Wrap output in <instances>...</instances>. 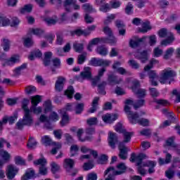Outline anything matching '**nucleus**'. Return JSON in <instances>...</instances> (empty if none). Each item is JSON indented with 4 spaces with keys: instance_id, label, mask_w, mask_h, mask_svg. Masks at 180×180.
<instances>
[{
    "instance_id": "f257e3e1",
    "label": "nucleus",
    "mask_w": 180,
    "mask_h": 180,
    "mask_svg": "<svg viewBox=\"0 0 180 180\" xmlns=\"http://www.w3.org/2000/svg\"><path fill=\"white\" fill-rule=\"evenodd\" d=\"M129 107L125 108L126 114L128 116V119L132 124H136L139 123L141 126H148L150 124V121L147 119L142 118L139 120V114L137 112H131L129 111Z\"/></svg>"
},
{
    "instance_id": "f03ea898",
    "label": "nucleus",
    "mask_w": 180,
    "mask_h": 180,
    "mask_svg": "<svg viewBox=\"0 0 180 180\" xmlns=\"http://www.w3.org/2000/svg\"><path fill=\"white\" fill-rule=\"evenodd\" d=\"M33 115H32L30 112L27 111L26 112H24L22 119L20 120L16 123V127L18 130H23V127L25 126L30 127L33 124Z\"/></svg>"
},
{
    "instance_id": "7ed1b4c3",
    "label": "nucleus",
    "mask_w": 180,
    "mask_h": 180,
    "mask_svg": "<svg viewBox=\"0 0 180 180\" xmlns=\"http://www.w3.org/2000/svg\"><path fill=\"white\" fill-rule=\"evenodd\" d=\"M31 103L32 105L30 108V113H34V115H40L43 112V108L41 107H37V105L41 102V96L36 95L34 96H31Z\"/></svg>"
},
{
    "instance_id": "20e7f679",
    "label": "nucleus",
    "mask_w": 180,
    "mask_h": 180,
    "mask_svg": "<svg viewBox=\"0 0 180 180\" xmlns=\"http://www.w3.org/2000/svg\"><path fill=\"white\" fill-rule=\"evenodd\" d=\"M174 77H176V72L175 70H172L171 68L165 69L161 72L159 82L160 84H168L170 78H174Z\"/></svg>"
},
{
    "instance_id": "39448f33",
    "label": "nucleus",
    "mask_w": 180,
    "mask_h": 180,
    "mask_svg": "<svg viewBox=\"0 0 180 180\" xmlns=\"http://www.w3.org/2000/svg\"><path fill=\"white\" fill-rule=\"evenodd\" d=\"M117 168L118 170H115V167H108L104 172V175H108L109 172L112 175H122V174H124L126 172V169H127V167H126V165L124 163H120L117 165Z\"/></svg>"
},
{
    "instance_id": "423d86ee",
    "label": "nucleus",
    "mask_w": 180,
    "mask_h": 180,
    "mask_svg": "<svg viewBox=\"0 0 180 180\" xmlns=\"http://www.w3.org/2000/svg\"><path fill=\"white\" fill-rule=\"evenodd\" d=\"M18 172L19 168L13 165H9L7 167L6 175L8 179L12 180L13 178H15V176H16V175H18Z\"/></svg>"
},
{
    "instance_id": "0eeeda50",
    "label": "nucleus",
    "mask_w": 180,
    "mask_h": 180,
    "mask_svg": "<svg viewBox=\"0 0 180 180\" xmlns=\"http://www.w3.org/2000/svg\"><path fill=\"white\" fill-rule=\"evenodd\" d=\"M65 81V77L63 76L58 77L55 83V91H56V92H61L64 89Z\"/></svg>"
},
{
    "instance_id": "6e6552de",
    "label": "nucleus",
    "mask_w": 180,
    "mask_h": 180,
    "mask_svg": "<svg viewBox=\"0 0 180 180\" xmlns=\"http://www.w3.org/2000/svg\"><path fill=\"white\" fill-rule=\"evenodd\" d=\"M120 150L119 157L121 160H127V152L130 151V149L126 147L123 143H120L118 146Z\"/></svg>"
},
{
    "instance_id": "1a4fd4ad",
    "label": "nucleus",
    "mask_w": 180,
    "mask_h": 180,
    "mask_svg": "<svg viewBox=\"0 0 180 180\" xmlns=\"http://www.w3.org/2000/svg\"><path fill=\"white\" fill-rule=\"evenodd\" d=\"M106 72V68H102L100 70H98V75H96L95 77L91 79V85L92 86H96L98 85V82L101 81V78L103 77V75Z\"/></svg>"
},
{
    "instance_id": "9d476101",
    "label": "nucleus",
    "mask_w": 180,
    "mask_h": 180,
    "mask_svg": "<svg viewBox=\"0 0 180 180\" xmlns=\"http://www.w3.org/2000/svg\"><path fill=\"white\" fill-rule=\"evenodd\" d=\"M148 75L150 79V84L153 85V86H157L158 85V83L157 82V81H155V79L158 78V75H157V73L155 72V71L151 70V69L148 70Z\"/></svg>"
},
{
    "instance_id": "9b49d317",
    "label": "nucleus",
    "mask_w": 180,
    "mask_h": 180,
    "mask_svg": "<svg viewBox=\"0 0 180 180\" xmlns=\"http://www.w3.org/2000/svg\"><path fill=\"white\" fill-rule=\"evenodd\" d=\"M117 117H119V115L117 114H106L102 116V119L105 123H109L110 124L115 122V120H117Z\"/></svg>"
},
{
    "instance_id": "f8f14e48",
    "label": "nucleus",
    "mask_w": 180,
    "mask_h": 180,
    "mask_svg": "<svg viewBox=\"0 0 180 180\" xmlns=\"http://www.w3.org/2000/svg\"><path fill=\"white\" fill-rule=\"evenodd\" d=\"M109 136H108V143L109 146L112 147V148H115V146H116L117 141H118V138H117V134L113 133V132H109Z\"/></svg>"
},
{
    "instance_id": "ddd939ff",
    "label": "nucleus",
    "mask_w": 180,
    "mask_h": 180,
    "mask_svg": "<svg viewBox=\"0 0 180 180\" xmlns=\"http://www.w3.org/2000/svg\"><path fill=\"white\" fill-rule=\"evenodd\" d=\"M134 40L131 39L129 41L130 47L132 49H136V47H139L140 46V43H143L146 39H147V37H143L142 38H139L137 37H135Z\"/></svg>"
},
{
    "instance_id": "4468645a",
    "label": "nucleus",
    "mask_w": 180,
    "mask_h": 180,
    "mask_svg": "<svg viewBox=\"0 0 180 180\" xmlns=\"http://www.w3.org/2000/svg\"><path fill=\"white\" fill-rule=\"evenodd\" d=\"M134 56L135 58H137V60H140L141 62L143 64L148 60V54L147 53V51H143L142 53H140V56H139V52H136L134 54Z\"/></svg>"
},
{
    "instance_id": "2eb2a0df",
    "label": "nucleus",
    "mask_w": 180,
    "mask_h": 180,
    "mask_svg": "<svg viewBox=\"0 0 180 180\" xmlns=\"http://www.w3.org/2000/svg\"><path fill=\"white\" fill-rule=\"evenodd\" d=\"M174 139H175L174 137L169 138L166 141V144L169 147H172V148H173V150L174 151H176V153H180L179 146H178V144L174 143Z\"/></svg>"
},
{
    "instance_id": "dca6fc26",
    "label": "nucleus",
    "mask_w": 180,
    "mask_h": 180,
    "mask_svg": "<svg viewBox=\"0 0 180 180\" xmlns=\"http://www.w3.org/2000/svg\"><path fill=\"white\" fill-rule=\"evenodd\" d=\"M108 81L110 85H116L117 84H120L123 79L122 78H119L115 75H109Z\"/></svg>"
},
{
    "instance_id": "f3484780",
    "label": "nucleus",
    "mask_w": 180,
    "mask_h": 180,
    "mask_svg": "<svg viewBox=\"0 0 180 180\" xmlns=\"http://www.w3.org/2000/svg\"><path fill=\"white\" fill-rule=\"evenodd\" d=\"M80 77H82L83 79H91L92 78V72L91 71V68H84V71L80 73Z\"/></svg>"
},
{
    "instance_id": "a211bd4d",
    "label": "nucleus",
    "mask_w": 180,
    "mask_h": 180,
    "mask_svg": "<svg viewBox=\"0 0 180 180\" xmlns=\"http://www.w3.org/2000/svg\"><path fill=\"white\" fill-rule=\"evenodd\" d=\"M89 32L85 31V30L77 29L74 31H70L71 36H89Z\"/></svg>"
},
{
    "instance_id": "6ab92c4d",
    "label": "nucleus",
    "mask_w": 180,
    "mask_h": 180,
    "mask_svg": "<svg viewBox=\"0 0 180 180\" xmlns=\"http://www.w3.org/2000/svg\"><path fill=\"white\" fill-rule=\"evenodd\" d=\"M43 56L41 51L39 49H35L31 52L30 55L28 56L29 60L33 61L34 58H40Z\"/></svg>"
},
{
    "instance_id": "aec40b11",
    "label": "nucleus",
    "mask_w": 180,
    "mask_h": 180,
    "mask_svg": "<svg viewBox=\"0 0 180 180\" xmlns=\"http://www.w3.org/2000/svg\"><path fill=\"white\" fill-rule=\"evenodd\" d=\"M133 92H134L135 95L137 96V98H143L146 97L147 95V90L144 89H133Z\"/></svg>"
},
{
    "instance_id": "412c9836",
    "label": "nucleus",
    "mask_w": 180,
    "mask_h": 180,
    "mask_svg": "<svg viewBox=\"0 0 180 180\" xmlns=\"http://www.w3.org/2000/svg\"><path fill=\"white\" fill-rule=\"evenodd\" d=\"M99 102V97H95L92 101L91 108L88 110L89 113H95L98 110V105Z\"/></svg>"
},
{
    "instance_id": "4be33fe9",
    "label": "nucleus",
    "mask_w": 180,
    "mask_h": 180,
    "mask_svg": "<svg viewBox=\"0 0 180 180\" xmlns=\"http://www.w3.org/2000/svg\"><path fill=\"white\" fill-rule=\"evenodd\" d=\"M152 27L150 25V21L146 20L142 23V28H139L140 33H147L148 30H151Z\"/></svg>"
},
{
    "instance_id": "5701e85b",
    "label": "nucleus",
    "mask_w": 180,
    "mask_h": 180,
    "mask_svg": "<svg viewBox=\"0 0 180 180\" xmlns=\"http://www.w3.org/2000/svg\"><path fill=\"white\" fill-rule=\"evenodd\" d=\"M44 21L47 23L49 26H51L52 25H56L57 22H58V18L57 15H53L52 17H46L44 18Z\"/></svg>"
},
{
    "instance_id": "b1692460",
    "label": "nucleus",
    "mask_w": 180,
    "mask_h": 180,
    "mask_svg": "<svg viewBox=\"0 0 180 180\" xmlns=\"http://www.w3.org/2000/svg\"><path fill=\"white\" fill-rule=\"evenodd\" d=\"M75 165V161L72 159H65L63 167L65 169H72Z\"/></svg>"
},
{
    "instance_id": "393cba45",
    "label": "nucleus",
    "mask_w": 180,
    "mask_h": 180,
    "mask_svg": "<svg viewBox=\"0 0 180 180\" xmlns=\"http://www.w3.org/2000/svg\"><path fill=\"white\" fill-rule=\"evenodd\" d=\"M103 41L104 43H108V44H111V46H116L117 39L113 36L112 34V35H108V37L104 38Z\"/></svg>"
},
{
    "instance_id": "a878e982",
    "label": "nucleus",
    "mask_w": 180,
    "mask_h": 180,
    "mask_svg": "<svg viewBox=\"0 0 180 180\" xmlns=\"http://www.w3.org/2000/svg\"><path fill=\"white\" fill-rule=\"evenodd\" d=\"M19 61H20L19 56L13 55L6 60V64L7 65H13V64H16V63H19Z\"/></svg>"
},
{
    "instance_id": "bb28decb",
    "label": "nucleus",
    "mask_w": 180,
    "mask_h": 180,
    "mask_svg": "<svg viewBox=\"0 0 180 180\" xmlns=\"http://www.w3.org/2000/svg\"><path fill=\"white\" fill-rule=\"evenodd\" d=\"M26 68H27V64H26V63H24V64L21 65L20 66H19L18 68H16L13 71L14 76L19 77V75H20V74H22V71H23V70H26Z\"/></svg>"
},
{
    "instance_id": "cd10ccee",
    "label": "nucleus",
    "mask_w": 180,
    "mask_h": 180,
    "mask_svg": "<svg viewBox=\"0 0 180 180\" xmlns=\"http://www.w3.org/2000/svg\"><path fill=\"white\" fill-rule=\"evenodd\" d=\"M33 176H34V170H33V169H30L27 170L25 175L21 178V180L32 179Z\"/></svg>"
},
{
    "instance_id": "c85d7f7f",
    "label": "nucleus",
    "mask_w": 180,
    "mask_h": 180,
    "mask_svg": "<svg viewBox=\"0 0 180 180\" xmlns=\"http://www.w3.org/2000/svg\"><path fill=\"white\" fill-rule=\"evenodd\" d=\"M41 143L45 146H52L53 144H56V142H53V140L50 138V136L46 135L41 137Z\"/></svg>"
},
{
    "instance_id": "c756f323",
    "label": "nucleus",
    "mask_w": 180,
    "mask_h": 180,
    "mask_svg": "<svg viewBox=\"0 0 180 180\" xmlns=\"http://www.w3.org/2000/svg\"><path fill=\"white\" fill-rule=\"evenodd\" d=\"M96 53H98V54H100V56H108V48H106V46H99L96 49Z\"/></svg>"
},
{
    "instance_id": "7c9ffc66",
    "label": "nucleus",
    "mask_w": 180,
    "mask_h": 180,
    "mask_svg": "<svg viewBox=\"0 0 180 180\" xmlns=\"http://www.w3.org/2000/svg\"><path fill=\"white\" fill-rule=\"evenodd\" d=\"M175 38H174V34L172 33H169V37L166 39L162 41L161 44L162 46H168V44H171Z\"/></svg>"
},
{
    "instance_id": "2f4dec72",
    "label": "nucleus",
    "mask_w": 180,
    "mask_h": 180,
    "mask_svg": "<svg viewBox=\"0 0 180 180\" xmlns=\"http://www.w3.org/2000/svg\"><path fill=\"white\" fill-rule=\"evenodd\" d=\"M85 104L84 103H77L75 107V112L76 115H81L84 112Z\"/></svg>"
},
{
    "instance_id": "473e14b6",
    "label": "nucleus",
    "mask_w": 180,
    "mask_h": 180,
    "mask_svg": "<svg viewBox=\"0 0 180 180\" xmlns=\"http://www.w3.org/2000/svg\"><path fill=\"white\" fill-rule=\"evenodd\" d=\"M82 8L86 13H91V12H96L92 5L90 4H84L82 5Z\"/></svg>"
},
{
    "instance_id": "72a5a7b5",
    "label": "nucleus",
    "mask_w": 180,
    "mask_h": 180,
    "mask_svg": "<svg viewBox=\"0 0 180 180\" xmlns=\"http://www.w3.org/2000/svg\"><path fill=\"white\" fill-rule=\"evenodd\" d=\"M51 56H53L51 52H46L44 53V64L46 67H47V65H50Z\"/></svg>"
},
{
    "instance_id": "f704fd0d",
    "label": "nucleus",
    "mask_w": 180,
    "mask_h": 180,
    "mask_svg": "<svg viewBox=\"0 0 180 180\" xmlns=\"http://www.w3.org/2000/svg\"><path fill=\"white\" fill-rule=\"evenodd\" d=\"M146 158H148V156L146 155L145 153H140L139 155L136 158V161L137 165H143V160H146Z\"/></svg>"
},
{
    "instance_id": "c9c22d12",
    "label": "nucleus",
    "mask_w": 180,
    "mask_h": 180,
    "mask_svg": "<svg viewBox=\"0 0 180 180\" xmlns=\"http://www.w3.org/2000/svg\"><path fill=\"white\" fill-rule=\"evenodd\" d=\"M2 46H3V49L5 51H9L11 49V41L6 38H4L2 39Z\"/></svg>"
},
{
    "instance_id": "e433bc0d",
    "label": "nucleus",
    "mask_w": 180,
    "mask_h": 180,
    "mask_svg": "<svg viewBox=\"0 0 180 180\" xmlns=\"http://www.w3.org/2000/svg\"><path fill=\"white\" fill-rule=\"evenodd\" d=\"M29 103H30V101L27 98H24L22 102V108L24 110V113L26 112H31L30 108L29 109Z\"/></svg>"
},
{
    "instance_id": "4c0bfd02",
    "label": "nucleus",
    "mask_w": 180,
    "mask_h": 180,
    "mask_svg": "<svg viewBox=\"0 0 180 180\" xmlns=\"http://www.w3.org/2000/svg\"><path fill=\"white\" fill-rule=\"evenodd\" d=\"M88 56V53L86 52H83L82 54H79L77 56V64H84L86 60V56Z\"/></svg>"
},
{
    "instance_id": "58836bf2",
    "label": "nucleus",
    "mask_w": 180,
    "mask_h": 180,
    "mask_svg": "<svg viewBox=\"0 0 180 180\" xmlns=\"http://www.w3.org/2000/svg\"><path fill=\"white\" fill-rule=\"evenodd\" d=\"M122 134L124 136V141L120 143H123L124 144V143H129V141L131 140L133 132H127L125 131Z\"/></svg>"
},
{
    "instance_id": "ea45409f",
    "label": "nucleus",
    "mask_w": 180,
    "mask_h": 180,
    "mask_svg": "<svg viewBox=\"0 0 180 180\" xmlns=\"http://www.w3.org/2000/svg\"><path fill=\"white\" fill-rule=\"evenodd\" d=\"M33 9V6L32 4H26L22 7L20 10V13H30L32 12V10Z\"/></svg>"
},
{
    "instance_id": "a19ab883",
    "label": "nucleus",
    "mask_w": 180,
    "mask_h": 180,
    "mask_svg": "<svg viewBox=\"0 0 180 180\" xmlns=\"http://www.w3.org/2000/svg\"><path fill=\"white\" fill-rule=\"evenodd\" d=\"M82 133H84V130H82L81 129H78V131H77V137H78L79 141H82V143H84V141H86V140L88 141H91L92 140V136H91V137L90 136H86L85 139H82L81 138V136H82Z\"/></svg>"
},
{
    "instance_id": "79ce46f5",
    "label": "nucleus",
    "mask_w": 180,
    "mask_h": 180,
    "mask_svg": "<svg viewBox=\"0 0 180 180\" xmlns=\"http://www.w3.org/2000/svg\"><path fill=\"white\" fill-rule=\"evenodd\" d=\"M78 151H79V147L77 145H72L70 146V157L78 155Z\"/></svg>"
},
{
    "instance_id": "37998d69",
    "label": "nucleus",
    "mask_w": 180,
    "mask_h": 180,
    "mask_svg": "<svg viewBox=\"0 0 180 180\" xmlns=\"http://www.w3.org/2000/svg\"><path fill=\"white\" fill-rule=\"evenodd\" d=\"M169 33L171 32H168V30L166 28H162L158 31V36L159 37L164 39L165 37H169Z\"/></svg>"
},
{
    "instance_id": "c03bdc74",
    "label": "nucleus",
    "mask_w": 180,
    "mask_h": 180,
    "mask_svg": "<svg viewBox=\"0 0 180 180\" xmlns=\"http://www.w3.org/2000/svg\"><path fill=\"white\" fill-rule=\"evenodd\" d=\"M106 84V82H102L98 85V94H100V95H106V91H105Z\"/></svg>"
},
{
    "instance_id": "a18cd8bd",
    "label": "nucleus",
    "mask_w": 180,
    "mask_h": 180,
    "mask_svg": "<svg viewBox=\"0 0 180 180\" xmlns=\"http://www.w3.org/2000/svg\"><path fill=\"white\" fill-rule=\"evenodd\" d=\"M11 25V20L9 18L0 15V26H8Z\"/></svg>"
},
{
    "instance_id": "49530a36",
    "label": "nucleus",
    "mask_w": 180,
    "mask_h": 180,
    "mask_svg": "<svg viewBox=\"0 0 180 180\" xmlns=\"http://www.w3.org/2000/svg\"><path fill=\"white\" fill-rule=\"evenodd\" d=\"M51 109L53 107L51 106V101H47L44 103V113H49V112H51Z\"/></svg>"
},
{
    "instance_id": "de8ad7c7",
    "label": "nucleus",
    "mask_w": 180,
    "mask_h": 180,
    "mask_svg": "<svg viewBox=\"0 0 180 180\" xmlns=\"http://www.w3.org/2000/svg\"><path fill=\"white\" fill-rule=\"evenodd\" d=\"M34 165H39V167H44L45 165H47V160H46V158H39L34 161Z\"/></svg>"
},
{
    "instance_id": "09e8293b",
    "label": "nucleus",
    "mask_w": 180,
    "mask_h": 180,
    "mask_svg": "<svg viewBox=\"0 0 180 180\" xmlns=\"http://www.w3.org/2000/svg\"><path fill=\"white\" fill-rule=\"evenodd\" d=\"M108 155H101L100 157L98 158L96 162L97 164H100L103 165V164H106L108 162Z\"/></svg>"
},
{
    "instance_id": "8fccbe9b",
    "label": "nucleus",
    "mask_w": 180,
    "mask_h": 180,
    "mask_svg": "<svg viewBox=\"0 0 180 180\" xmlns=\"http://www.w3.org/2000/svg\"><path fill=\"white\" fill-rule=\"evenodd\" d=\"M75 91L74 90V87L72 86H70L66 91H65V95L71 99L72 96L74 95Z\"/></svg>"
},
{
    "instance_id": "3c124183",
    "label": "nucleus",
    "mask_w": 180,
    "mask_h": 180,
    "mask_svg": "<svg viewBox=\"0 0 180 180\" xmlns=\"http://www.w3.org/2000/svg\"><path fill=\"white\" fill-rule=\"evenodd\" d=\"M159 61L157 59H151L150 61V65H148L146 66H145V68H143L144 71H150V70H151V68H153V65H155V64H158Z\"/></svg>"
},
{
    "instance_id": "603ef678",
    "label": "nucleus",
    "mask_w": 180,
    "mask_h": 180,
    "mask_svg": "<svg viewBox=\"0 0 180 180\" xmlns=\"http://www.w3.org/2000/svg\"><path fill=\"white\" fill-rule=\"evenodd\" d=\"M70 121V118L68 117V114L65 112L62 116V120L60 121V125L64 127L66 124H68V122Z\"/></svg>"
},
{
    "instance_id": "864d4df0",
    "label": "nucleus",
    "mask_w": 180,
    "mask_h": 180,
    "mask_svg": "<svg viewBox=\"0 0 180 180\" xmlns=\"http://www.w3.org/2000/svg\"><path fill=\"white\" fill-rule=\"evenodd\" d=\"M73 48L76 53H81L84 51V44L75 43Z\"/></svg>"
},
{
    "instance_id": "5fc2aeb1",
    "label": "nucleus",
    "mask_w": 180,
    "mask_h": 180,
    "mask_svg": "<svg viewBox=\"0 0 180 180\" xmlns=\"http://www.w3.org/2000/svg\"><path fill=\"white\" fill-rule=\"evenodd\" d=\"M77 2V0H65L63 4V6H65V11L70 12V6L74 5Z\"/></svg>"
},
{
    "instance_id": "6e6d98bb",
    "label": "nucleus",
    "mask_w": 180,
    "mask_h": 180,
    "mask_svg": "<svg viewBox=\"0 0 180 180\" xmlns=\"http://www.w3.org/2000/svg\"><path fill=\"white\" fill-rule=\"evenodd\" d=\"M51 171L52 174H56V172H58V171H60V165H58L55 162H52L51 163Z\"/></svg>"
},
{
    "instance_id": "4d7b16f0",
    "label": "nucleus",
    "mask_w": 180,
    "mask_h": 180,
    "mask_svg": "<svg viewBox=\"0 0 180 180\" xmlns=\"http://www.w3.org/2000/svg\"><path fill=\"white\" fill-rule=\"evenodd\" d=\"M128 64H129L130 67L134 70H139L140 68V64L133 59L129 60Z\"/></svg>"
},
{
    "instance_id": "13d9d810",
    "label": "nucleus",
    "mask_w": 180,
    "mask_h": 180,
    "mask_svg": "<svg viewBox=\"0 0 180 180\" xmlns=\"http://www.w3.org/2000/svg\"><path fill=\"white\" fill-rule=\"evenodd\" d=\"M58 119H60V117H58V114H57V112H52L49 115V122H57Z\"/></svg>"
},
{
    "instance_id": "bf43d9fd",
    "label": "nucleus",
    "mask_w": 180,
    "mask_h": 180,
    "mask_svg": "<svg viewBox=\"0 0 180 180\" xmlns=\"http://www.w3.org/2000/svg\"><path fill=\"white\" fill-rule=\"evenodd\" d=\"M0 157L3 158L4 161H8L11 158V155L6 150H1L0 151Z\"/></svg>"
},
{
    "instance_id": "052dcab7",
    "label": "nucleus",
    "mask_w": 180,
    "mask_h": 180,
    "mask_svg": "<svg viewBox=\"0 0 180 180\" xmlns=\"http://www.w3.org/2000/svg\"><path fill=\"white\" fill-rule=\"evenodd\" d=\"M144 103H146V100L144 98H141L137 101V102L134 104V109L137 110L139 108H141V106H144Z\"/></svg>"
},
{
    "instance_id": "680f3d73",
    "label": "nucleus",
    "mask_w": 180,
    "mask_h": 180,
    "mask_svg": "<svg viewBox=\"0 0 180 180\" xmlns=\"http://www.w3.org/2000/svg\"><path fill=\"white\" fill-rule=\"evenodd\" d=\"M116 18V15L111 14L108 15L106 19L104 20V25L105 26H108L110 23H112V20H115V18Z\"/></svg>"
},
{
    "instance_id": "e2e57ef3",
    "label": "nucleus",
    "mask_w": 180,
    "mask_h": 180,
    "mask_svg": "<svg viewBox=\"0 0 180 180\" xmlns=\"http://www.w3.org/2000/svg\"><path fill=\"white\" fill-rule=\"evenodd\" d=\"M15 162L16 165H26V162L20 156H16L15 158Z\"/></svg>"
},
{
    "instance_id": "0e129e2a",
    "label": "nucleus",
    "mask_w": 180,
    "mask_h": 180,
    "mask_svg": "<svg viewBox=\"0 0 180 180\" xmlns=\"http://www.w3.org/2000/svg\"><path fill=\"white\" fill-rule=\"evenodd\" d=\"M165 175L168 179H172V178H174V175H175V172L172 168H169L165 172Z\"/></svg>"
},
{
    "instance_id": "69168bd1",
    "label": "nucleus",
    "mask_w": 180,
    "mask_h": 180,
    "mask_svg": "<svg viewBox=\"0 0 180 180\" xmlns=\"http://www.w3.org/2000/svg\"><path fill=\"white\" fill-rule=\"evenodd\" d=\"M133 9H134L133 4L128 3L125 8V13H127V15H131V13H133Z\"/></svg>"
},
{
    "instance_id": "338daca9",
    "label": "nucleus",
    "mask_w": 180,
    "mask_h": 180,
    "mask_svg": "<svg viewBox=\"0 0 180 180\" xmlns=\"http://www.w3.org/2000/svg\"><path fill=\"white\" fill-rule=\"evenodd\" d=\"M174 53V48H169L168 49L166 52L164 56V58L165 60H168L169 58V57L172 56V54Z\"/></svg>"
},
{
    "instance_id": "774afa93",
    "label": "nucleus",
    "mask_w": 180,
    "mask_h": 180,
    "mask_svg": "<svg viewBox=\"0 0 180 180\" xmlns=\"http://www.w3.org/2000/svg\"><path fill=\"white\" fill-rule=\"evenodd\" d=\"M98 179V174L95 172H91L87 174L86 180H97Z\"/></svg>"
}]
</instances>
